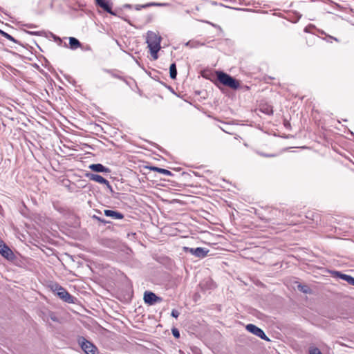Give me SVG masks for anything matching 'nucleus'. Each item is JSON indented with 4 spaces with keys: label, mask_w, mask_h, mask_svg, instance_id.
I'll use <instances>...</instances> for the list:
<instances>
[{
    "label": "nucleus",
    "mask_w": 354,
    "mask_h": 354,
    "mask_svg": "<svg viewBox=\"0 0 354 354\" xmlns=\"http://www.w3.org/2000/svg\"><path fill=\"white\" fill-rule=\"evenodd\" d=\"M162 38L158 34L152 32L148 31L146 37V42L147 44V47L149 49L150 54L153 60H156L158 58V52L160 51L161 46Z\"/></svg>",
    "instance_id": "nucleus-1"
},
{
    "label": "nucleus",
    "mask_w": 354,
    "mask_h": 354,
    "mask_svg": "<svg viewBox=\"0 0 354 354\" xmlns=\"http://www.w3.org/2000/svg\"><path fill=\"white\" fill-rule=\"evenodd\" d=\"M217 80L222 85L232 90H237L241 88L240 81L230 76L223 71H216Z\"/></svg>",
    "instance_id": "nucleus-2"
},
{
    "label": "nucleus",
    "mask_w": 354,
    "mask_h": 354,
    "mask_svg": "<svg viewBox=\"0 0 354 354\" xmlns=\"http://www.w3.org/2000/svg\"><path fill=\"white\" fill-rule=\"evenodd\" d=\"M51 289L63 301L68 303H72L73 301V297L68 293V292L64 288L59 286V284L55 283L52 285Z\"/></svg>",
    "instance_id": "nucleus-3"
},
{
    "label": "nucleus",
    "mask_w": 354,
    "mask_h": 354,
    "mask_svg": "<svg viewBox=\"0 0 354 354\" xmlns=\"http://www.w3.org/2000/svg\"><path fill=\"white\" fill-rule=\"evenodd\" d=\"M82 350L86 354H97V348L91 342L87 341L85 338L81 337L79 340Z\"/></svg>",
    "instance_id": "nucleus-4"
},
{
    "label": "nucleus",
    "mask_w": 354,
    "mask_h": 354,
    "mask_svg": "<svg viewBox=\"0 0 354 354\" xmlns=\"http://www.w3.org/2000/svg\"><path fill=\"white\" fill-rule=\"evenodd\" d=\"M245 328L248 331L257 335V337L261 338L262 339L269 340L268 337L266 335L263 330L259 328V327L256 326L255 325L249 324L246 326Z\"/></svg>",
    "instance_id": "nucleus-5"
},
{
    "label": "nucleus",
    "mask_w": 354,
    "mask_h": 354,
    "mask_svg": "<svg viewBox=\"0 0 354 354\" xmlns=\"http://www.w3.org/2000/svg\"><path fill=\"white\" fill-rule=\"evenodd\" d=\"M144 301L149 305H153L156 302H160L162 298L156 296L153 292L146 291L144 293Z\"/></svg>",
    "instance_id": "nucleus-6"
},
{
    "label": "nucleus",
    "mask_w": 354,
    "mask_h": 354,
    "mask_svg": "<svg viewBox=\"0 0 354 354\" xmlns=\"http://www.w3.org/2000/svg\"><path fill=\"white\" fill-rule=\"evenodd\" d=\"M0 254L7 259H12L14 254L5 243L0 239Z\"/></svg>",
    "instance_id": "nucleus-7"
},
{
    "label": "nucleus",
    "mask_w": 354,
    "mask_h": 354,
    "mask_svg": "<svg viewBox=\"0 0 354 354\" xmlns=\"http://www.w3.org/2000/svg\"><path fill=\"white\" fill-rule=\"evenodd\" d=\"M185 251L190 252L192 254L199 257V258H204L207 254V250H205L203 248H185Z\"/></svg>",
    "instance_id": "nucleus-8"
},
{
    "label": "nucleus",
    "mask_w": 354,
    "mask_h": 354,
    "mask_svg": "<svg viewBox=\"0 0 354 354\" xmlns=\"http://www.w3.org/2000/svg\"><path fill=\"white\" fill-rule=\"evenodd\" d=\"M86 176L91 180L97 182L100 184L106 185L107 187H111L109 182L100 175L88 174Z\"/></svg>",
    "instance_id": "nucleus-9"
},
{
    "label": "nucleus",
    "mask_w": 354,
    "mask_h": 354,
    "mask_svg": "<svg viewBox=\"0 0 354 354\" xmlns=\"http://www.w3.org/2000/svg\"><path fill=\"white\" fill-rule=\"evenodd\" d=\"M95 3L97 6L102 8L104 11L113 15L111 6L109 0H95Z\"/></svg>",
    "instance_id": "nucleus-10"
},
{
    "label": "nucleus",
    "mask_w": 354,
    "mask_h": 354,
    "mask_svg": "<svg viewBox=\"0 0 354 354\" xmlns=\"http://www.w3.org/2000/svg\"><path fill=\"white\" fill-rule=\"evenodd\" d=\"M104 212L106 216L111 217L113 219L121 220L124 218V215L119 212L105 209Z\"/></svg>",
    "instance_id": "nucleus-11"
},
{
    "label": "nucleus",
    "mask_w": 354,
    "mask_h": 354,
    "mask_svg": "<svg viewBox=\"0 0 354 354\" xmlns=\"http://www.w3.org/2000/svg\"><path fill=\"white\" fill-rule=\"evenodd\" d=\"M89 168L95 172H105L108 173L110 171V169L107 167H105L102 164L97 163V164H92L89 166Z\"/></svg>",
    "instance_id": "nucleus-12"
},
{
    "label": "nucleus",
    "mask_w": 354,
    "mask_h": 354,
    "mask_svg": "<svg viewBox=\"0 0 354 354\" xmlns=\"http://www.w3.org/2000/svg\"><path fill=\"white\" fill-rule=\"evenodd\" d=\"M69 45L70 48L73 50L81 47L80 42L75 37H69Z\"/></svg>",
    "instance_id": "nucleus-13"
},
{
    "label": "nucleus",
    "mask_w": 354,
    "mask_h": 354,
    "mask_svg": "<svg viewBox=\"0 0 354 354\" xmlns=\"http://www.w3.org/2000/svg\"><path fill=\"white\" fill-rule=\"evenodd\" d=\"M151 169L153 170V171H156L160 174H164V175H166V176H171V172L167 169H162V168H160V167H151Z\"/></svg>",
    "instance_id": "nucleus-14"
},
{
    "label": "nucleus",
    "mask_w": 354,
    "mask_h": 354,
    "mask_svg": "<svg viewBox=\"0 0 354 354\" xmlns=\"http://www.w3.org/2000/svg\"><path fill=\"white\" fill-rule=\"evenodd\" d=\"M169 75L170 77L173 80L176 78L177 75V70H176V64L173 63L170 65L169 67Z\"/></svg>",
    "instance_id": "nucleus-15"
},
{
    "label": "nucleus",
    "mask_w": 354,
    "mask_h": 354,
    "mask_svg": "<svg viewBox=\"0 0 354 354\" xmlns=\"http://www.w3.org/2000/svg\"><path fill=\"white\" fill-rule=\"evenodd\" d=\"M261 111L268 115L273 113L272 107L271 106L266 105L261 108Z\"/></svg>",
    "instance_id": "nucleus-16"
},
{
    "label": "nucleus",
    "mask_w": 354,
    "mask_h": 354,
    "mask_svg": "<svg viewBox=\"0 0 354 354\" xmlns=\"http://www.w3.org/2000/svg\"><path fill=\"white\" fill-rule=\"evenodd\" d=\"M1 34L6 39L10 40V41H15V39L9 34L3 32V31H0Z\"/></svg>",
    "instance_id": "nucleus-17"
},
{
    "label": "nucleus",
    "mask_w": 354,
    "mask_h": 354,
    "mask_svg": "<svg viewBox=\"0 0 354 354\" xmlns=\"http://www.w3.org/2000/svg\"><path fill=\"white\" fill-rule=\"evenodd\" d=\"M336 274L338 275L341 279L346 281L351 277L345 274H341L340 272H336Z\"/></svg>",
    "instance_id": "nucleus-18"
},
{
    "label": "nucleus",
    "mask_w": 354,
    "mask_h": 354,
    "mask_svg": "<svg viewBox=\"0 0 354 354\" xmlns=\"http://www.w3.org/2000/svg\"><path fill=\"white\" fill-rule=\"evenodd\" d=\"M310 354H322L317 348H314L310 350Z\"/></svg>",
    "instance_id": "nucleus-19"
},
{
    "label": "nucleus",
    "mask_w": 354,
    "mask_h": 354,
    "mask_svg": "<svg viewBox=\"0 0 354 354\" xmlns=\"http://www.w3.org/2000/svg\"><path fill=\"white\" fill-rule=\"evenodd\" d=\"M161 6V4L156 3H149L146 5H142V6H141V7L142 8H147V7H150V6Z\"/></svg>",
    "instance_id": "nucleus-20"
},
{
    "label": "nucleus",
    "mask_w": 354,
    "mask_h": 354,
    "mask_svg": "<svg viewBox=\"0 0 354 354\" xmlns=\"http://www.w3.org/2000/svg\"><path fill=\"white\" fill-rule=\"evenodd\" d=\"M171 315L172 317H174L175 318H178L180 313L177 310L174 309V310H172Z\"/></svg>",
    "instance_id": "nucleus-21"
},
{
    "label": "nucleus",
    "mask_w": 354,
    "mask_h": 354,
    "mask_svg": "<svg viewBox=\"0 0 354 354\" xmlns=\"http://www.w3.org/2000/svg\"><path fill=\"white\" fill-rule=\"evenodd\" d=\"M172 333H173L174 336L176 337H179V336H180L179 332L177 329H173Z\"/></svg>",
    "instance_id": "nucleus-22"
},
{
    "label": "nucleus",
    "mask_w": 354,
    "mask_h": 354,
    "mask_svg": "<svg viewBox=\"0 0 354 354\" xmlns=\"http://www.w3.org/2000/svg\"><path fill=\"white\" fill-rule=\"evenodd\" d=\"M347 282H348L350 284L354 286V278L351 276L348 278V279L346 280Z\"/></svg>",
    "instance_id": "nucleus-23"
},
{
    "label": "nucleus",
    "mask_w": 354,
    "mask_h": 354,
    "mask_svg": "<svg viewBox=\"0 0 354 354\" xmlns=\"http://www.w3.org/2000/svg\"><path fill=\"white\" fill-rule=\"evenodd\" d=\"M266 156H267V157H272L274 156L273 155H266Z\"/></svg>",
    "instance_id": "nucleus-24"
},
{
    "label": "nucleus",
    "mask_w": 354,
    "mask_h": 354,
    "mask_svg": "<svg viewBox=\"0 0 354 354\" xmlns=\"http://www.w3.org/2000/svg\"><path fill=\"white\" fill-rule=\"evenodd\" d=\"M303 291H304V292H307V290H305V288H303Z\"/></svg>",
    "instance_id": "nucleus-25"
},
{
    "label": "nucleus",
    "mask_w": 354,
    "mask_h": 354,
    "mask_svg": "<svg viewBox=\"0 0 354 354\" xmlns=\"http://www.w3.org/2000/svg\"><path fill=\"white\" fill-rule=\"evenodd\" d=\"M303 291H304V292H307V290H305V288H303Z\"/></svg>",
    "instance_id": "nucleus-26"
}]
</instances>
